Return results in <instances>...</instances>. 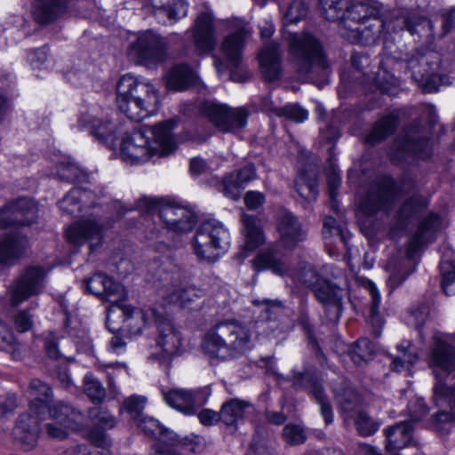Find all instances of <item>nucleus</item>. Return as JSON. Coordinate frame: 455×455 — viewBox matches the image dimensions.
<instances>
[{
  "label": "nucleus",
  "instance_id": "09e8293b",
  "mask_svg": "<svg viewBox=\"0 0 455 455\" xmlns=\"http://www.w3.org/2000/svg\"><path fill=\"white\" fill-rule=\"evenodd\" d=\"M366 288L369 291L371 302L370 307V317L371 323L374 328V334L376 337H379L381 332V328L383 326L384 321L382 317L379 314V307L380 304V295L376 288L375 284L371 281H368L366 284Z\"/></svg>",
  "mask_w": 455,
  "mask_h": 455
},
{
  "label": "nucleus",
  "instance_id": "72a5a7b5",
  "mask_svg": "<svg viewBox=\"0 0 455 455\" xmlns=\"http://www.w3.org/2000/svg\"><path fill=\"white\" fill-rule=\"evenodd\" d=\"M135 208L143 213H157L158 218L162 220L166 225V228L171 230L178 205L164 204L156 198L142 196L136 202Z\"/></svg>",
  "mask_w": 455,
  "mask_h": 455
},
{
  "label": "nucleus",
  "instance_id": "5fc2aeb1",
  "mask_svg": "<svg viewBox=\"0 0 455 455\" xmlns=\"http://www.w3.org/2000/svg\"><path fill=\"white\" fill-rule=\"evenodd\" d=\"M375 351L374 344L367 338L359 339L351 351V359L355 363L369 361Z\"/></svg>",
  "mask_w": 455,
  "mask_h": 455
},
{
  "label": "nucleus",
  "instance_id": "4c0bfd02",
  "mask_svg": "<svg viewBox=\"0 0 455 455\" xmlns=\"http://www.w3.org/2000/svg\"><path fill=\"white\" fill-rule=\"evenodd\" d=\"M241 220L245 236L243 250L252 251L264 243L260 220L254 215L246 213L242 214Z\"/></svg>",
  "mask_w": 455,
  "mask_h": 455
},
{
  "label": "nucleus",
  "instance_id": "052dcab7",
  "mask_svg": "<svg viewBox=\"0 0 455 455\" xmlns=\"http://www.w3.org/2000/svg\"><path fill=\"white\" fill-rule=\"evenodd\" d=\"M157 14H164L172 22L177 21L181 17L187 16L188 5L181 0L174 3L172 6H160L156 9Z\"/></svg>",
  "mask_w": 455,
  "mask_h": 455
},
{
  "label": "nucleus",
  "instance_id": "e2e57ef3",
  "mask_svg": "<svg viewBox=\"0 0 455 455\" xmlns=\"http://www.w3.org/2000/svg\"><path fill=\"white\" fill-rule=\"evenodd\" d=\"M296 189L299 196L306 200H314L317 195V185L315 180H307L304 176L296 180Z\"/></svg>",
  "mask_w": 455,
  "mask_h": 455
},
{
  "label": "nucleus",
  "instance_id": "338daca9",
  "mask_svg": "<svg viewBox=\"0 0 455 455\" xmlns=\"http://www.w3.org/2000/svg\"><path fill=\"white\" fill-rule=\"evenodd\" d=\"M14 326L20 332L28 331L33 326V316L26 310L20 311L14 317Z\"/></svg>",
  "mask_w": 455,
  "mask_h": 455
},
{
  "label": "nucleus",
  "instance_id": "4d7b16f0",
  "mask_svg": "<svg viewBox=\"0 0 455 455\" xmlns=\"http://www.w3.org/2000/svg\"><path fill=\"white\" fill-rule=\"evenodd\" d=\"M85 394L94 403H100L106 396V390L101 383L91 373H87L84 379Z\"/></svg>",
  "mask_w": 455,
  "mask_h": 455
},
{
  "label": "nucleus",
  "instance_id": "f704fd0d",
  "mask_svg": "<svg viewBox=\"0 0 455 455\" xmlns=\"http://www.w3.org/2000/svg\"><path fill=\"white\" fill-rule=\"evenodd\" d=\"M197 80L194 69L186 64L175 65L166 76V86L170 90L185 91L193 86Z\"/></svg>",
  "mask_w": 455,
  "mask_h": 455
},
{
  "label": "nucleus",
  "instance_id": "58836bf2",
  "mask_svg": "<svg viewBox=\"0 0 455 455\" xmlns=\"http://www.w3.org/2000/svg\"><path fill=\"white\" fill-rule=\"evenodd\" d=\"M398 124L399 114L397 111H393L384 116L374 124L371 131L366 136V142L371 145L380 142L395 131Z\"/></svg>",
  "mask_w": 455,
  "mask_h": 455
},
{
  "label": "nucleus",
  "instance_id": "bb28decb",
  "mask_svg": "<svg viewBox=\"0 0 455 455\" xmlns=\"http://www.w3.org/2000/svg\"><path fill=\"white\" fill-rule=\"evenodd\" d=\"M251 35V28L248 26H242L224 38L221 52L232 68H236L240 64L244 44Z\"/></svg>",
  "mask_w": 455,
  "mask_h": 455
},
{
  "label": "nucleus",
  "instance_id": "9b49d317",
  "mask_svg": "<svg viewBox=\"0 0 455 455\" xmlns=\"http://www.w3.org/2000/svg\"><path fill=\"white\" fill-rule=\"evenodd\" d=\"M199 110L219 131L234 134L240 132L247 125L250 116L245 107L230 108L212 101L202 102Z\"/></svg>",
  "mask_w": 455,
  "mask_h": 455
},
{
  "label": "nucleus",
  "instance_id": "6e6552de",
  "mask_svg": "<svg viewBox=\"0 0 455 455\" xmlns=\"http://www.w3.org/2000/svg\"><path fill=\"white\" fill-rule=\"evenodd\" d=\"M418 191V183L411 176L403 177L399 182L389 176L380 177L370 187L360 207L366 215H373L391 205L402 196Z\"/></svg>",
  "mask_w": 455,
  "mask_h": 455
},
{
  "label": "nucleus",
  "instance_id": "20e7f679",
  "mask_svg": "<svg viewBox=\"0 0 455 455\" xmlns=\"http://www.w3.org/2000/svg\"><path fill=\"white\" fill-rule=\"evenodd\" d=\"M158 102V91L147 78L132 74L120 77L116 84V103L129 119L142 121L156 112Z\"/></svg>",
  "mask_w": 455,
  "mask_h": 455
},
{
  "label": "nucleus",
  "instance_id": "a19ab883",
  "mask_svg": "<svg viewBox=\"0 0 455 455\" xmlns=\"http://www.w3.org/2000/svg\"><path fill=\"white\" fill-rule=\"evenodd\" d=\"M284 26L297 23L307 13V5L304 0H279Z\"/></svg>",
  "mask_w": 455,
  "mask_h": 455
},
{
  "label": "nucleus",
  "instance_id": "2f4dec72",
  "mask_svg": "<svg viewBox=\"0 0 455 455\" xmlns=\"http://www.w3.org/2000/svg\"><path fill=\"white\" fill-rule=\"evenodd\" d=\"M69 0H35L33 16L40 24H49L61 17L68 9Z\"/></svg>",
  "mask_w": 455,
  "mask_h": 455
},
{
  "label": "nucleus",
  "instance_id": "0e129e2a",
  "mask_svg": "<svg viewBox=\"0 0 455 455\" xmlns=\"http://www.w3.org/2000/svg\"><path fill=\"white\" fill-rule=\"evenodd\" d=\"M298 278L299 282L310 288L312 291L320 284V282L324 280V278L319 276L315 269L311 266L305 267L299 274Z\"/></svg>",
  "mask_w": 455,
  "mask_h": 455
},
{
  "label": "nucleus",
  "instance_id": "4468645a",
  "mask_svg": "<svg viewBox=\"0 0 455 455\" xmlns=\"http://www.w3.org/2000/svg\"><path fill=\"white\" fill-rule=\"evenodd\" d=\"M417 403L419 404L418 410H414L411 404L409 405L411 419L395 423L384 429L387 440L386 450L387 451L401 450L411 444L416 445V442L412 437L413 421L419 419L427 412L424 402L418 399Z\"/></svg>",
  "mask_w": 455,
  "mask_h": 455
},
{
  "label": "nucleus",
  "instance_id": "b1692460",
  "mask_svg": "<svg viewBox=\"0 0 455 455\" xmlns=\"http://www.w3.org/2000/svg\"><path fill=\"white\" fill-rule=\"evenodd\" d=\"M293 386L296 388H306L315 397L320 405L321 414L326 425L333 422V412L331 406L324 395L323 387L317 383L313 375L309 372H293Z\"/></svg>",
  "mask_w": 455,
  "mask_h": 455
},
{
  "label": "nucleus",
  "instance_id": "39448f33",
  "mask_svg": "<svg viewBox=\"0 0 455 455\" xmlns=\"http://www.w3.org/2000/svg\"><path fill=\"white\" fill-rule=\"evenodd\" d=\"M288 42L299 77L317 86L327 83L329 64L320 41L309 33H292Z\"/></svg>",
  "mask_w": 455,
  "mask_h": 455
},
{
  "label": "nucleus",
  "instance_id": "9d476101",
  "mask_svg": "<svg viewBox=\"0 0 455 455\" xmlns=\"http://www.w3.org/2000/svg\"><path fill=\"white\" fill-rule=\"evenodd\" d=\"M127 53L138 64L155 68L168 59V43L161 35L146 30L137 35L130 44Z\"/></svg>",
  "mask_w": 455,
  "mask_h": 455
},
{
  "label": "nucleus",
  "instance_id": "37998d69",
  "mask_svg": "<svg viewBox=\"0 0 455 455\" xmlns=\"http://www.w3.org/2000/svg\"><path fill=\"white\" fill-rule=\"evenodd\" d=\"M257 267L261 269H271L276 275H283L287 267L282 255L275 249H268L259 253L254 259Z\"/></svg>",
  "mask_w": 455,
  "mask_h": 455
},
{
  "label": "nucleus",
  "instance_id": "3c124183",
  "mask_svg": "<svg viewBox=\"0 0 455 455\" xmlns=\"http://www.w3.org/2000/svg\"><path fill=\"white\" fill-rule=\"evenodd\" d=\"M441 286L447 296L455 294V259H443L440 264Z\"/></svg>",
  "mask_w": 455,
  "mask_h": 455
},
{
  "label": "nucleus",
  "instance_id": "412c9836",
  "mask_svg": "<svg viewBox=\"0 0 455 455\" xmlns=\"http://www.w3.org/2000/svg\"><path fill=\"white\" fill-rule=\"evenodd\" d=\"M135 424L146 435L160 441L161 444L156 447L152 455H178L172 448L164 445L168 441L170 445L177 443L179 439L176 434L164 429L156 419L148 416H142L135 421Z\"/></svg>",
  "mask_w": 455,
  "mask_h": 455
},
{
  "label": "nucleus",
  "instance_id": "ea45409f",
  "mask_svg": "<svg viewBox=\"0 0 455 455\" xmlns=\"http://www.w3.org/2000/svg\"><path fill=\"white\" fill-rule=\"evenodd\" d=\"M80 122L84 125L91 126L92 134L101 141L113 139L115 136L116 125L108 118H100L88 112L81 116Z\"/></svg>",
  "mask_w": 455,
  "mask_h": 455
},
{
  "label": "nucleus",
  "instance_id": "f3484780",
  "mask_svg": "<svg viewBox=\"0 0 455 455\" xmlns=\"http://www.w3.org/2000/svg\"><path fill=\"white\" fill-rule=\"evenodd\" d=\"M45 269L41 266H31L25 269L16 281L12 291V302L14 305L40 293L44 287Z\"/></svg>",
  "mask_w": 455,
  "mask_h": 455
},
{
  "label": "nucleus",
  "instance_id": "7ed1b4c3",
  "mask_svg": "<svg viewBox=\"0 0 455 455\" xmlns=\"http://www.w3.org/2000/svg\"><path fill=\"white\" fill-rule=\"evenodd\" d=\"M28 394L31 397L28 409L20 415L13 429L15 440L25 451L36 446L41 431L40 424L46 419L49 410L54 404L52 387L38 379L31 380Z\"/></svg>",
  "mask_w": 455,
  "mask_h": 455
},
{
  "label": "nucleus",
  "instance_id": "6e6d98bb",
  "mask_svg": "<svg viewBox=\"0 0 455 455\" xmlns=\"http://www.w3.org/2000/svg\"><path fill=\"white\" fill-rule=\"evenodd\" d=\"M405 261L406 260L396 261L395 259H390L387 265V270L390 273L387 280V285L390 288V291H393L399 286L410 275V272L404 271Z\"/></svg>",
  "mask_w": 455,
  "mask_h": 455
},
{
  "label": "nucleus",
  "instance_id": "e433bc0d",
  "mask_svg": "<svg viewBox=\"0 0 455 455\" xmlns=\"http://www.w3.org/2000/svg\"><path fill=\"white\" fill-rule=\"evenodd\" d=\"M440 220L438 215L429 213L419 224L416 235L408 243L407 255L409 258L419 250L421 246L428 243L432 234L439 227Z\"/></svg>",
  "mask_w": 455,
  "mask_h": 455
},
{
  "label": "nucleus",
  "instance_id": "680f3d73",
  "mask_svg": "<svg viewBox=\"0 0 455 455\" xmlns=\"http://www.w3.org/2000/svg\"><path fill=\"white\" fill-rule=\"evenodd\" d=\"M146 403V398L139 395H132L124 402V408L130 414L131 418L138 420L142 416V411Z\"/></svg>",
  "mask_w": 455,
  "mask_h": 455
},
{
  "label": "nucleus",
  "instance_id": "774afa93",
  "mask_svg": "<svg viewBox=\"0 0 455 455\" xmlns=\"http://www.w3.org/2000/svg\"><path fill=\"white\" fill-rule=\"evenodd\" d=\"M429 308L427 305H420L411 312V321L413 323L421 335L420 328L428 318Z\"/></svg>",
  "mask_w": 455,
  "mask_h": 455
},
{
  "label": "nucleus",
  "instance_id": "a878e982",
  "mask_svg": "<svg viewBox=\"0 0 455 455\" xmlns=\"http://www.w3.org/2000/svg\"><path fill=\"white\" fill-rule=\"evenodd\" d=\"M397 148L402 152L422 159L427 158L431 151L429 140L419 126L404 130L403 135L397 141Z\"/></svg>",
  "mask_w": 455,
  "mask_h": 455
},
{
  "label": "nucleus",
  "instance_id": "69168bd1",
  "mask_svg": "<svg viewBox=\"0 0 455 455\" xmlns=\"http://www.w3.org/2000/svg\"><path fill=\"white\" fill-rule=\"evenodd\" d=\"M308 113L297 104H289L281 108L279 116H285L297 123H301L307 119Z\"/></svg>",
  "mask_w": 455,
  "mask_h": 455
},
{
  "label": "nucleus",
  "instance_id": "0eeeda50",
  "mask_svg": "<svg viewBox=\"0 0 455 455\" xmlns=\"http://www.w3.org/2000/svg\"><path fill=\"white\" fill-rule=\"evenodd\" d=\"M428 364L437 379L434 387L435 402L438 404L445 401L455 408V391L442 382L443 378L455 370V347L447 342L444 334L436 333L433 336Z\"/></svg>",
  "mask_w": 455,
  "mask_h": 455
},
{
  "label": "nucleus",
  "instance_id": "423d86ee",
  "mask_svg": "<svg viewBox=\"0 0 455 455\" xmlns=\"http://www.w3.org/2000/svg\"><path fill=\"white\" fill-rule=\"evenodd\" d=\"M173 124L165 121L152 127L150 132L154 136L156 147H153L146 132L134 131L124 135L120 146L122 159L130 164H140L150 159L159 151L161 156H167L173 152L177 143L172 135Z\"/></svg>",
  "mask_w": 455,
  "mask_h": 455
},
{
  "label": "nucleus",
  "instance_id": "bf43d9fd",
  "mask_svg": "<svg viewBox=\"0 0 455 455\" xmlns=\"http://www.w3.org/2000/svg\"><path fill=\"white\" fill-rule=\"evenodd\" d=\"M253 303L263 307L262 314L264 315H262L261 317L266 321L275 319L283 313V306L279 300L256 299Z\"/></svg>",
  "mask_w": 455,
  "mask_h": 455
},
{
  "label": "nucleus",
  "instance_id": "473e14b6",
  "mask_svg": "<svg viewBox=\"0 0 455 455\" xmlns=\"http://www.w3.org/2000/svg\"><path fill=\"white\" fill-rule=\"evenodd\" d=\"M262 75L267 81L272 82L281 75V51L279 44L271 42L265 45L259 55Z\"/></svg>",
  "mask_w": 455,
  "mask_h": 455
},
{
  "label": "nucleus",
  "instance_id": "79ce46f5",
  "mask_svg": "<svg viewBox=\"0 0 455 455\" xmlns=\"http://www.w3.org/2000/svg\"><path fill=\"white\" fill-rule=\"evenodd\" d=\"M251 406L250 403L237 398L225 402L220 408L221 421L227 426L235 425L243 418L246 409Z\"/></svg>",
  "mask_w": 455,
  "mask_h": 455
},
{
  "label": "nucleus",
  "instance_id": "de8ad7c7",
  "mask_svg": "<svg viewBox=\"0 0 455 455\" xmlns=\"http://www.w3.org/2000/svg\"><path fill=\"white\" fill-rule=\"evenodd\" d=\"M56 172L60 180L68 182H82L87 180V173L70 158H66L58 163Z\"/></svg>",
  "mask_w": 455,
  "mask_h": 455
},
{
  "label": "nucleus",
  "instance_id": "49530a36",
  "mask_svg": "<svg viewBox=\"0 0 455 455\" xmlns=\"http://www.w3.org/2000/svg\"><path fill=\"white\" fill-rule=\"evenodd\" d=\"M381 4H379V12L378 14V18L382 21H385L387 26L383 28L379 40L382 37H386L387 35H389L394 32L402 31L406 29L411 32V34L414 33V28L411 25V21L403 15L400 12H393L389 17L382 18L380 16ZM379 41H378L379 43Z\"/></svg>",
  "mask_w": 455,
  "mask_h": 455
},
{
  "label": "nucleus",
  "instance_id": "6ab92c4d",
  "mask_svg": "<svg viewBox=\"0 0 455 455\" xmlns=\"http://www.w3.org/2000/svg\"><path fill=\"white\" fill-rule=\"evenodd\" d=\"M313 292L316 299L324 307L328 319L332 322L338 321L343 309L345 290L324 279L320 282V284L315 287Z\"/></svg>",
  "mask_w": 455,
  "mask_h": 455
},
{
  "label": "nucleus",
  "instance_id": "864d4df0",
  "mask_svg": "<svg viewBox=\"0 0 455 455\" xmlns=\"http://www.w3.org/2000/svg\"><path fill=\"white\" fill-rule=\"evenodd\" d=\"M355 426L360 435L370 436L378 431L380 422L370 417L365 411H359L355 413Z\"/></svg>",
  "mask_w": 455,
  "mask_h": 455
},
{
  "label": "nucleus",
  "instance_id": "c03bdc74",
  "mask_svg": "<svg viewBox=\"0 0 455 455\" xmlns=\"http://www.w3.org/2000/svg\"><path fill=\"white\" fill-rule=\"evenodd\" d=\"M439 57L435 52L419 51L415 52L406 60V67L411 73V77L414 80L415 73L420 72L421 65L427 67L428 70H436L439 66Z\"/></svg>",
  "mask_w": 455,
  "mask_h": 455
},
{
  "label": "nucleus",
  "instance_id": "f8f14e48",
  "mask_svg": "<svg viewBox=\"0 0 455 455\" xmlns=\"http://www.w3.org/2000/svg\"><path fill=\"white\" fill-rule=\"evenodd\" d=\"M146 313L148 315L147 324L154 317L159 332L156 339L158 351L155 352L152 357L161 364L169 365L172 358L181 355L183 351L180 333L172 322L164 315L156 314L153 310L146 311Z\"/></svg>",
  "mask_w": 455,
  "mask_h": 455
},
{
  "label": "nucleus",
  "instance_id": "5701e85b",
  "mask_svg": "<svg viewBox=\"0 0 455 455\" xmlns=\"http://www.w3.org/2000/svg\"><path fill=\"white\" fill-rule=\"evenodd\" d=\"M193 43L199 54L211 52L216 45L213 17L208 12H201L193 28Z\"/></svg>",
  "mask_w": 455,
  "mask_h": 455
},
{
  "label": "nucleus",
  "instance_id": "f03ea898",
  "mask_svg": "<svg viewBox=\"0 0 455 455\" xmlns=\"http://www.w3.org/2000/svg\"><path fill=\"white\" fill-rule=\"evenodd\" d=\"M255 334L250 326L234 320L211 327L203 339V349L212 358L221 361L243 355L254 347Z\"/></svg>",
  "mask_w": 455,
  "mask_h": 455
},
{
  "label": "nucleus",
  "instance_id": "c756f323",
  "mask_svg": "<svg viewBox=\"0 0 455 455\" xmlns=\"http://www.w3.org/2000/svg\"><path fill=\"white\" fill-rule=\"evenodd\" d=\"M256 177V170L253 164H247L244 167L230 172L227 175L221 184V192L233 200L240 197L241 189Z\"/></svg>",
  "mask_w": 455,
  "mask_h": 455
},
{
  "label": "nucleus",
  "instance_id": "c85d7f7f",
  "mask_svg": "<svg viewBox=\"0 0 455 455\" xmlns=\"http://www.w3.org/2000/svg\"><path fill=\"white\" fill-rule=\"evenodd\" d=\"M277 227L281 242L286 248L293 249L305 238L299 221L291 212L283 210L279 212Z\"/></svg>",
  "mask_w": 455,
  "mask_h": 455
},
{
  "label": "nucleus",
  "instance_id": "cd10ccee",
  "mask_svg": "<svg viewBox=\"0 0 455 455\" xmlns=\"http://www.w3.org/2000/svg\"><path fill=\"white\" fill-rule=\"evenodd\" d=\"M97 197L93 191L74 188L60 201V209L64 213L76 216L83 209L95 206Z\"/></svg>",
  "mask_w": 455,
  "mask_h": 455
},
{
  "label": "nucleus",
  "instance_id": "8fccbe9b",
  "mask_svg": "<svg viewBox=\"0 0 455 455\" xmlns=\"http://www.w3.org/2000/svg\"><path fill=\"white\" fill-rule=\"evenodd\" d=\"M333 391L342 411H351L359 404L358 394L347 383H344L342 387H333Z\"/></svg>",
  "mask_w": 455,
  "mask_h": 455
},
{
  "label": "nucleus",
  "instance_id": "f257e3e1",
  "mask_svg": "<svg viewBox=\"0 0 455 455\" xmlns=\"http://www.w3.org/2000/svg\"><path fill=\"white\" fill-rule=\"evenodd\" d=\"M318 7L327 20L339 22V33L351 44L375 45L387 26L378 18L376 0H318Z\"/></svg>",
  "mask_w": 455,
  "mask_h": 455
},
{
  "label": "nucleus",
  "instance_id": "13d9d810",
  "mask_svg": "<svg viewBox=\"0 0 455 455\" xmlns=\"http://www.w3.org/2000/svg\"><path fill=\"white\" fill-rule=\"evenodd\" d=\"M283 436L290 445H298L305 443L307 435L302 426L288 424L283 429Z\"/></svg>",
  "mask_w": 455,
  "mask_h": 455
},
{
  "label": "nucleus",
  "instance_id": "a211bd4d",
  "mask_svg": "<svg viewBox=\"0 0 455 455\" xmlns=\"http://www.w3.org/2000/svg\"><path fill=\"white\" fill-rule=\"evenodd\" d=\"M104 229L105 227L100 220L86 218L71 224L67 229L66 235L68 240L75 245H82L89 242L90 249L92 251L100 243Z\"/></svg>",
  "mask_w": 455,
  "mask_h": 455
},
{
  "label": "nucleus",
  "instance_id": "a18cd8bd",
  "mask_svg": "<svg viewBox=\"0 0 455 455\" xmlns=\"http://www.w3.org/2000/svg\"><path fill=\"white\" fill-rule=\"evenodd\" d=\"M398 355L391 363V368L396 371L408 370L418 360V354L409 340H403L397 346Z\"/></svg>",
  "mask_w": 455,
  "mask_h": 455
},
{
  "label": "nucleus",
  "instance_id": "2eb2a0df",
  "mask_svg": "<svg viewBox=\"0 0 455 455\" xmlns=\"http://www.w3.org/2000/svg\"><path fill=\"white\" fill-rule=\"evenodd\" d=\"M211 395L212 390L206 386L196 389L173 388L164 393V397L170 407L186 415H193L206 403Z\"/></svg>",
  "mask_w": 455,
  "mask_h": 455
},
{
  "label": "nucleus",
  "instance_id": "393cba45",
  "mask_svg": "<svg viewBox=\"0 0 455 455\" xmlns=\"http://www.w3.org/2000/svg\"><path fill=\"white\" fill-rule=\"evenodd\" d=\"M29 248L26 235L20 232H8L0 239V261L13 264L24 257Z\"/></svg>",
  "mask_w": 455,
  "mask_h": 455
},
{
  "label": "nucleus",
  "instance_id": "7c9ffc66",
  "mask_svg": "<svg viewBox=\"0 0 455 455\" xmlns=\"http://www.w3.org/2000/svg\"><path fill=\"white\" fill-rule=\"evenodd\" d=\"M428 206L427 197L418 194L405 200L399 207L395 215L397 228L403 229L408 225L418 220Z\"/></svg>",
  "mask_w": 455,
  "mask_h": 455
},
{
  "label": "nucleus",
  "instance_id": "1a4fd4ad",
  "mask_svg": "<svg viewBox=\"0 0 455 455\" xmlns=\"http://www.w3.org/2000/svg\"><path fill=\"white\" fill-rule=\"evenodd\" d=\"M229 240V233L223 224L209 220L200 224L191 243L197 259L214 262L226 252Z\"/></svg>",
  "mask_w": 455,
  "mask_h": 455
},
{
  "label": "nucleus",
  "instance_id": "ddd939ff",
  "mask_svg": "<svg viewBox=\"0 0 455 455\" xmlns=\"http://www.w3.org/2000/svg\"><path fill=\"white\" fill-rule=\"evenodd\" d=\"M45 424L47 435L55 439H66L71 432L80 429L84 416L80 411L61 401L54 402L48 412Z\"/></svg>",
  "mask_w": 455,
  "mask_h": 455
},
{
  "label": "nucleus",
  "instance_id": "603ef678",
  "mask_svg": "<svg viewBox=\"0 0 455 455\" xmlns=\"http://www.w3.org/2000/svg\"><path fill=\"white\" fill-rule=\"evenodd\" d=\"M435 70H428L424 68L420 72H416L414 81L424 92H433L443 83V78L435 73Z\"/></svg>",
  "mask_w": 455,
  "mask_h": 455
},
{
  "label": "nucleus",
  "instance_id": "dca6fc26",
  "mask_svg": "<svg viewBox=\"0 0 455 455\" xmlns=\"http://www.w3.org/2000/svg\"><path fill=\"white\" fill-rule=\"evenodd\" d=\"M36 220V204L27 197L12 200L0 210V228L30 226Z\"/></svg>",
  "mask_w": 455,
  "mask_h": 455
},
{
  "label": "nucleus",
  "instance_id": "c9c22d12",
  "mask_svg": "<svg viewBox=\"0 0 455 455\" xmlns=\"http://www.w3.org/2000/svg\"><path fill=\"white\" fill-rule=\"evenodd\" d=\"M204 292L194 285H185L174 288L166 295L169 303L177 304L182 307L195 309L200 307Z\"/></svg>",
  "mask_w": 455,
  "mask_h": 455
},
{
  "label": "nucleus",
  "instance_id": "aec40b11",
  "mask_svg": "<svg viewBox=\"0 0 455 455\" xmlns=\"http://www.w3.org/2000/svg\"><path fill=\"white\" fill-rule=\"evenodd\" d=\"M88 292L109 302H121L127 297L124 286L102 273H96L85 280Z\"/></svg>",
  "mask_w": 455,
  "mask_h": 455
},
{
  "label": "nucleus",
  "instance_id": "4be33fe9",
  "mask_svg": "<svg viewBox=\"0 0 455 455\" xmlns=\"http://www.w3.org/2000/svg\"><path fill=\"white\" fill-rule=\"evenodd\" d=\"M111 304L112 305L108 308V314L106 320V326L111 332H115L119 329L113 326L110 319L111 314L115 313L116 310L120 311L124 316L126 328L131 335L135 336L142 332V330L147 325V322L148 320V315L145 310L137 309L128 305L119 304V302Z\"/></svg>",
  "mask_w": 455,
  "mask_h": 455
}]
</instances>
